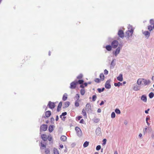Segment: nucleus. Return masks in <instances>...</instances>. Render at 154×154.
I'll use <instances>...</instances> for the list:
<instances>
[{"label":"nucleus","instance_id":"nucleus-1","mask_svg":"<svg viewBox=\"0 0 154 154\" xmlns=\"http://www.w3.org/2000/svg\"><path fill=\"white\" fill-rule=\"evenodd\" d=\"M150 81L149 80H146L144 79H139L137 81V83L138 85H142L146 86L149 85Z\"/></svg>","mask_w":154,"mask_h":154},{"label":"nucleus","instance_id":"nucleus-2","mask_svg":"<svg viewBox=\"0 0 154 154\" xmlns=\"http://www.w3.org/2000/svg\"><path fill=\"white\" fill-rule=\"evenodd\" d=\"M150 23L151 25L148 26V29L149 31H151L153 29H154V20L153 19H151L150 20Z\"/></svg>","mask_w":154,"mask_h":154},{"label":"nucleus","instance_id":"nucleus-3","mask_svg":"<svg viewBox=\"0 0 154 154\" xmlns=\"http://www.w3.org/2000/svg\"><path fill=\"white\" fill-rule=\"evenodd\" d=\"M77 85V80L73 82L70 84V88L71 89H75L76 88Z\"/></svg>","mask_w":154,"mask_h":154},{"label":"nucleus","instance_id":"nucleus-4","mask_svg":"<svg viewBox=\"0 0 154 154\" xmlns=\"http://www.w3.org/2000/svg\"><path fill=\"white\" fill-rule=\"evenodd\" d=\"M75 130L78 136L80 137L82 135V131L78 127L75 128Z\"/></svg>","mask_w":154,"mask_h":154},{"label":"nucleus","instance_id":"nucleus-5","mask_svg":"<svg viewBox=\"0 0 154 154\" xmlns=\"http://www.w3.org/2000/svg\"><path fill=\"white\" fill-rule=\"evenodd\" d=\"M119 45L118 42L116 40L113 41L111 45L113 48H116Z\"/></svg>","mask_w":154,"mask_h":154},{"label":"nucleus","instance_id":"nucleus-6","mask_svg":"<svg viewBox=\"0 0 154 154\" xmlns=\"http://www.w3.org/2000/svg\"><path fill=\"white\" fill-rule=\"evenodd\" d=\"M118 34L119 36L122 38H123L124 37V32L122 30H120L119 31Z\"/></svg>","mask_w":154,"mask_h":154},{"label":"nucleus","instance_id":"nucleus-7","mask_svg":"<svg viewBox=\"0 0 154 154\" xmlns=\"http://www.w3.org/2000/svg\"><path fill=\"white\" fill-rule=\"evenodd\" d=\"M47 129V126L45 124L42 125L40 127V130L42 131H46Z\"/></svg>","mask_w":154,"mask_h":154},{"label":"nucleus","instance_id":"nucleus-8","mask_svg":"<svg viewBox=\"0 0 154 154\" xmlns=\"http://www.w3.org/2000/svg\"><path fill=\"white\" fill-rule=\"evenodd\" d=\"M110 81L109 80H107L105 84V87L107 89H109L111 88V85L110 84Z\"/></svg>","mask_w":154,"mask_h":154},{"label":"nucleus","instance_id":"nucleus-9","mask_svg":"<svg viewBox=\"0 0 154 154\" xmlns=\"http://www.w3.org/2000/svg\"><path fill=\"white\" fill-rule=\"evenodd\" d=\"M48 106L51 109L54 108L55 107V105L54 103L51 101L49 102L48 104Z\"/></svg>","mask_w":154,"mask_h":154},{"label":"nucleus","instance_id":"nucleus-10","mask_svg":"<svg viewBox=\"0 0 154 154\" xmlns=\"http://www.w3.org/2000/svg\"><path fill=\"white\" fill-rule=\"evenodd\" d=\"M42 139L44 141H45L47 140L48 137L47 135L45 134H42L41 135Z\"/></svg>","mask_w":154,"mask_h":154},{"label":"nucleus","instance_id":"nucleus-11","mask_svg":"<svg viewBox=\"0 0 154 154\" xmlns=\"http://www.w3.org/2000/svg\"><path fill=\"white\" fill-rule=\"evenodd\" d=\"M91 106L90 103H88L86 104L85 107L86 110L88 111L91 109Z\"/></svg>","mask_w":154,"mask_h":154},{"label":"nucleus","instance_id":"nucleus-12","mask_svg":"<svg viewBox=\"0 0 154 154\" xmlns=\"http://www.w3.org/2000/svg\"><path fill=\"white\" fill-rule=\"evenodd\" d=\"M143 34L147 38H148L150 35V33L148 31H145L143 32Z\"/></svg>","mask_w":154,"mask_h":154},{"label":"nucleus","instance_id":"nucleus-13","mask_svg":"<svg viewBox=\"0 0 154 154\" xmlns=\"http://www.w3.org/2000/svg\"><path fill=\"white\" fill-rule=\"evenodd\" d=\"M51 115V112L50 111H48L45 112V116L46 117L48 118Z\"/></svg>","mask_w":154,"mask_h":154},{"label":"nucleus","instance_id":"nucleus-14","mask_svg":"<svg viewBox=\"0 0 154 154\" xmlns=\"http://www.w3.org/2000/svg\"><path fill=\"white\" fill-rule=\"evenodd\" d=\"M117 79L120 81H122L123 80V76L122 74H120L119 76L117 77Z\"/></svg>","mask_w":154,"mask_h":154},{"label":"nucleus","instance_id":"nucleus-15","mask_svg":"<svg viewBox=\"0 0 154 154\" xmlns=\"http://www.w3.org/2000/svg\"><path fill=\"white\" fill-rule=\"evenodd\" d=\"M62 106V103L61 102H60L59 103L57 108V110L58 112H59Z\"/></svg>","mask_w":154,"mask_h":154},{"label":"nucleus","instance_id":"nucleus-16","mask_svg":"<svg viewBox=\"0 0 154 154\" xmlns=\"http://www.w3.org/2000/svg\"><path fill=\"white\" fill-rule=\"evenodd\" d=\"M46 148V145L43 144L42 141L40 143V148L41 149H44Z\"/></svg>","mask_w":154,"mask_h":154},{"label":"nucleus","instance_id":"nucleus-17","mask_svg":"<svg viewBox=\"0 0 154 154\" xmlns=\"http://www.w3.org/2000/svg\"><path fill=\"white\" fill-rule=\"evenodd\" d=\"M67 98V95L65 93L64 94L62 97V100L63 101L66 100Z\"/></svg>","mask_w":154,"mask_h":154},{"label":"nucleus","instance_id":"nucleus-18","mask_svg":"<svg viewBox=\"0 0 154 154\" xmlns=\"http://www.w3.org/2000/svg\"><path fill=\"white\" fill-rule=\"evenodd\" d=\"M120 50V48L119 47H118L117 48L115 53V54L116 56L119 54Z\"/></svg>","mask_w":154,"mask_h":154},{"label":"nucleus","instance_id":"nucleus-19","mask_svg":"<svg viewBox=\"0 0 154 154\" xmlns=\"http://www.w3.org/2000/svg\"><path fill=\"white\" fill-rule=\"evenodd\" d=\"M105 48L108 51H110L112 49V46L110 45H106Z\"/></svg>","mask_w":154,"mask_h":154},{"label":"nucleus","instance_id":"nucleus-20","mask_svg":"<svg viewBox=\"0 0 154 154\" xmlns=\"http://www.w3.org/2000/svg\"><path fill=\"white\" fill-rule=\"evenodd\" d=\"M82 114L83 115L85 116L86 118H87V114L85 109H82Z\"/></svg>","mask_w":154,"mask_h":154},{"label":"nucleus","instance_id":"nucleus-21","mask_svg":"<svg viewBox=\"0 0 154 154\" xmlns=\"http://www.w3.org/2000/svg\"><path fill=\"white\" fill-rule=\"evenodd\" d=\"M141 99L143 101L145 102H146L147 100L146 97L144 95H143L142 96Z\"/></svg>","mask_w":154,"mask_h":154},{"label":"nucleus","instance_id":"nucleus-22","mask_svg":"<svg viewBox=\"0 0 154 154\" xmlns=\"http://www.w3.org/2000/svg\"><path fill=\"white\" fill-rule=\"evenodd\" d=\"M100 80L101 81H103L104 79V76L103 73L100 74Z\"/></svg>","mask_w":154,"mask_h":154},{"label":"nucleus","instance_id":"nucleus-23","mask_svg":"<svg viewBox=\"0 0 154 154\" xmlns=\"http://www.w3.org/2000/svg\"><path fill=\"white\" fill-rule=\"evenodd\" d=\"M61 140L63 141H65L66 140V137L64 136H62L60 137Z\"/></svg>","mask_w":154,"mask_h":154},{"label":"nucleus","instance_id":"nucleus-24","mask_svg":"<svg viewBox=\"0 0 154 154\" xmlns=\"http://www.w3.org/2000/svg\"><path fill=\"white\" fill-rule=\"evenodd\" d=\"M133 89L134 91H137L140 90V87L136 85L134 87Z\"/></svg>","mask_w":154,"mask_h":154},{"label":"nucleus","instance_id":"nucleus-25","mask_svg":"<svg viewBox=\"0 0 154 154\" xmlns=\"http://www.w3.org/2000/svg\"><path fill=\"white\" fill-rule=\"evenodd\" d=\"M70 103L69 101H66L64 103V105L65 107H67L69 106Z\"/></svg>","mask_w":154,"mask_h":154},{"label":"nucleus","instance_id":"nucleus-26","mask_svg":"<svg viewBox=\"0 0 154 154\" xmlns=\"http://www.w3.org/2000/svg\"><path fill=\"white\" fill-rule=\"evenodd\" d=\"M53 152L54 154H59L58 150L55 148H54Z\"/></svg>","mask_w":154,"mask_h":154},{"label":"nucleus","instance_id":"nucleus-27","mask_svg":"<svg viewBox=\"0 0 154 154\" xmlns=\"http://www.w3.org/2000/svg\"><path fill=\"white\" fill-rule=\"evenodd\" d=\"M53 126L52 125H50L49 126L48 130L49 132H51L53 131Z\"/></svg>","mask_w":154,"mask_h":154},{"label":"nucleus","instance_id":"nucleus-28","mask_svg":"<svg viewBox=\"0 0 154 154\" xmlns=\"http://www.w3.org/2000/svg\"><path fill=\"white\" fill-rule=\"evenodd\" d=\"M80 101L79 100H76L75 101V106L77 107L79 106V102Z\"/></svg>","mask_w":154,"mask_h":154},{"label":"nucleus","instance_id":"nucleus-29","mask_svg":"<svg viewBox=\"0 0 154 154\" xmlns=\"http://www.w3.org/2000/svg\"><path fill=\"white\" fill-rule=\"evenodd\" d=\"M80 98L79 95L78 94H77L75 96V98L76 100L80 101L79 100Z\"/></svg>","mask_w":154,"mask_h":154},{"label":"nucleus","instance_id":"nucleus-30","mask_svg":"<svg viewBox=\"0 0 154 154\" xmlns=\"http://www.w3.org/2000/svg\"><path fill=\"white\" fill-rule=\"evenodd\" d=\"M89 145V142L85 141L83 144V146L84 147H86L88 146Z\"/></svg>","mask_w":154,"mask_h":154},{"label":"nucleus","instance_id":"nucleus-31","mask_svg":"<svg viewBox=\"0 0 154 154\" xmlns=\"http://www.w3.org/2000/svg\"><path fill=\"white\" fill-rule=\"evenodd\" d=\"M85 93V91L84 89H82L81 90L80 93L82 95H84Z\"/></svg>","mask_w":154,"mask_h":154},{"label":"nucleus","instance_id":"nucleus-32","mask_svg":"<svg viewBox=\"0 0 154 154\" xmlns=\"http://www.w3.org/2000/svg\"><path fill=\"white\" fill-rule=\"evenodd\" d=\"M131 36L130 35L129 31H127L126 32V35L125 37H127L128 38L130 36Z\"/></svg>","mask_w":154,"mask_h":154},{"label":"nucleus","instance_id":"nucleus-33","mask_svg":"<svg viewBox=\"0 0 154 154\" xmlns=\"http://www.w3.org/2000/svg\"><path fill=\"white\" fill-rule=\"evenodd\" d=\"M45 154H49L50 153V150L48 148L45 149Z\"/></svg>","mask_w":154,"mask_h":154},{"label":"nucleus","instance_id":"nucleus-34","mask_svg":"<svg viewBox=\"0 0 154 154\" xmlns=\"http://www.w3.org/2000/svg\"><path fill=\"white\" fill-rule=\"evenodd\" d=\"M84 82V81L82 80H79L78 81H77V84H82Z\"/></svg>","mask_w":154,"mask_h":154},{"label":"nucleus","instance_id":"nucleus-35","mask_svg":"<svg viewBox=\"0 0 154 154\" xmlns=\"http://www.w3.org/2000/svg\"><path fill=\"white\" fill-rule=\"evenodd\" d=\"M83 77V75L82 74H80L77 77V79L80 80Z\"/></svg>","mask_w":154,"mask_h":154},{"label":"nucleus","instance_id":"nucleus-36","mask_svg":"<svg viewBox=\"0 0 154 154\" xmlns=\"http://www.w3.org/2000/svg\"><path fill=\"white\" fill-rule=\"evenodd\" d=\"M154 94L152 92H151L149 94V97L150 98H152L154 97Z\"/></svg>","mask_w":154,"mask_h":154},{"label":"nucleus","instance_id":"nucleus-37","mask_svg":"<svg viewBox=\"0 0 154 154\" xmlns=\"http://www.w3.org/2000/svg\"><path fill=\"white\" fill-rule=\"evenodd\" d=\"M101 81V80H100V79H99L98 78H96L94 79V81L95 82H96L97 83H98L100 82Z\"/></svg>","mask_w":154,"mask_h":154},{"label":"nucleus","instance_id":"nucleus-38","mask_svg":"<svg viewBox=\"0 0 154 154\" xmlns=\"http://www.w3.org/2000/svg\"><path fill=\"white\" fill-rule=\"evenodd\" d=\"M104 89V88H103L102 89L98 88L97 89V90L99 93H101V92L103 91Z\"/></svg>","mask_w":154,"mask_h":154},{"label":"nucleus","instance_id":"nucleus-39","mask_svg":"<svg viewBox=\"0 0 154 154\" xmlns=\"http://www.w3.org/2000/svg\"><path fill=\"white\" fill-rule=\"evenodd\" d=\"M48 139L49 141H51L52 140V137L51 135H48Z\"/></svg>","mask_w":154,"mask_h":154},{"label":"nucleus","instance_id":"nucleus-40","mask_svg":"<svg viewBox=\"0 0 154 154\" xmlns=\"http://www.w3.org/2000/svg\"><path fill=\"white\" fill-rule=\"evenodd\" d=\"M122 84L120 82H118V83H115L114 84V85L115 86H119Z\"/></svg>","mask_w":154,"mask_h":154},{"label":"nucleus","instance_id":"nucleus-41","mask_svg":"<svg viewBox=\"0 0 154 154\" xmlns=\"http://www.w3.org/2000/svg\"><path fill=\"white\" fill-rule=\"evenodd\" d=\"M128 31H129V32L130 33V35L131 36L134 32V29L132 28L130 30H128Z\"/></svg>","mask_w":154,"mask_h":154},{"label":"nucleus","instance_id":"nucleus-42","mask_svg":"<svg viewBox=\"0 0 154 154\" xmlns=\"http://www.w3.org/2000/svg\"><path fill=\"white\" fill-rule=\"evenodd\" d=\"M115 113L114 112H112L111 115V117L112 118H114L115 117Z\"/></svg>","mask_w":154,"mask_h":154},{"label":"nucleus","instance_id":"nucleus-43","mask_svg":"<svg viewBox=\"0 0 154 154\" xmlns=\"http://www.w3.org/2000/svg\"><path fill=\"white\" fill-rule=\"evenodd\" d=\"M115 112L117 114H120V110L118 109H115Z\"/></svg>","mask_w":154,"mask_h":154},{"label":"nucleus","instance_id":"nucleus-44","mask_svg":"<svg viewBox=\"0 0 154 154\" xmlns=\"http://www.w3.org/2000/svg\"><path fill=\"white\" fill-rule=\"evenodd\" d=\"M97 98V96L96 95H93L92 97V100L93 101H94L96 100Z\"/></svg>","mask_w":154,"mask_h":154},{"label":"nucleus","instance_id":"nucleus-45","mask_svg":"<svg viewBox=\"0 0 154 154\" xmlns=\"http://www.w3.org/2000/svg\"><path fill=\"white\" fill-rule=\"evenodd\" d=\"M67 114V113L66 112H65L62 113V115L60 116V117L62 118V117L63 116H65Z\"/></svg>","mask_w":154,"mask_h":154},{"label":"nucleus","instance_id":"nucleus-46","mask_svg":"<svg viewBox=\"0 0 154 154\" xmlns=\"http://www.w3.org/2000/svg\"><path fill=\"white\" fill-rule=\"evenodd\" d=\"M101 148V146L100 145H98L97 146L96 148V149L97 150H99Z\"/></svg>","mask_w":154,"mask_h":154},{"label":"nucleus","instance_id":"nucleus-47","mask_svg":"<svg viewBox=\"0 0 154 154\" xmlns=\"http://www.w3.org/2000/svg\"><path fill=\"white\" fill-rule=\"evenodd\" d=\"M149 119V118L147 117L146 118V122L148 125H149V124L148 122V120Z\"/></svg>","mask_w":154,"mask_h":154},{"label":"nucleus","instance_id":"nucleus-48","mask_svg":"<svg viewBox=\"0 0 154 154\" xmlns=\"http://www.w3.org/2000/svg\"><path fill=\"white\" fill-rule=\"evenodd\" d=\"M106 140L105 139H103V144L105 145L106 144Z\"/></svg>","mask_w":154,"mask_h":154},{"label":"nucleus","instance_id":"nucleus-49","mask_svg":"<svg viewBox=\"0 0 154 154\" xmlns=\"http://www.w3.org/2000/svg\"><path fill=\"white\" fill-rule=\"evenodd\" d=\"M108 73V72L106 69H105L104 70V74L105 75H107Z\"/></svg>","mask_w":154,"mask_h":154},{"label":"nucleus","instance_id":"nucleus-50","mask_svg":"<svg viewBox=\"0 0 154 154\" xmlns=\"http://www.w3.org/2000/svg\"><path fill=\"white\" fill-rule=\"evenodd\" d=\"M82 118L81 116H78L76 118V119L78 120H79L81 119Z\"/></svg>","mask_w":154,"mask_h":154},{"label":"nucleus","instance_id":"nucleus-51","mask_svg":"<svg viewBox=\"0 0 154 154\" xmlns=\"http://www.w3.org/2000/svg\"><path fill=\"white\" fill-rule=\"evenodd\" d=\"M84 120L83 119H82L81 120L80 122V123L83 124V123H84Z\"/></svg>","mask_w":154,"mask_h":154},{"label":"nucleus","instance_id":"nucleus-52","mask_svg":"<svg viewBox=\"0 0 154 154\" xmlns=\"http://www.w3.org/2000/svg\"><path fill=\"white\" fill-rule=\"evenodd\" d=\"M114 60H112L111 62V66L112 65V66H113L114 65Z\"/></svg>","mask_w":154,"mask_h":154},{"label":"nucleus","instance_id":"nucleus-53","mask_svg":"<svg viewBox=\"0 0 154 154\" xmlns=\"http://www.w3.org/2000/svg\"><path fill=\"white\" fill-rule=\"evenodd\" d=\"M63 116V117H62V118H61L64 121L65 120V119L66 118V117L64 116Z\"/></svg>","mask_w":154,"mask_h":154},{"label":"nucleus","instance_id":"nucleus-54","mask_svg":"<svg viewBox=\"0 0 154 154\" xmlns=\"http://www.w3.org/2000/svg\"><path fill=\"white\" fill-rule=\"evenodd\" d=\"M149 110V109H147V110H145V113H148V112Z\"/></svg>","mask_w":154,"mask_h":154},{"label":"nucleus","instance_id":"nucleus-55","mask_svg":"<svg viewBox=\"0 0 154 154\" xmlns=\"http://www.w3.org/2000/svg\"><path fill=\"white\" fill-rule=\"evenodd\" d=\"M104 102L103 101H102L101 102V103H100V105H102L103 104H104Z\"/></svg>","mask_w":154,"mask_h":154},{"label":"nucleus","instance_id":"nucleus-56","mask_svg":"<svg viewBox=\"0 0 154 154\" xmlns=\"http://www.w3.org/2000/svg\"><path fill=\"white\" fill-rule=\"evenodd\" d=\"M101 112V110L100 109H98L97 110V112L99 113L100 112Z\"/></svg>","mask_w":154,"mask_h":154},{"label":"nucleus","instance_id":"nucleus-57","mask_svg":"<svg viewBox=\"0 0 154 154\" xmlns=\"http://www.w3.org/2000/svg\"><path fill=\"white\" fill-rule=\"evenodd\" d=\"M80 87L81 88H84L85 86L84 85H80Z\"/></svg>","mask_w":154,"mask_h":154},{"label":"nucleus","instance_id":"nucleus-58","mask_svg":"<svg viewBox=\"0 0 154 154\" xmlns=\"http://www.w3.org/2000/svg\"><path fill=\"white\" fill-rule=\"evenodd\" d=\"M146 130H147L146 128H145V129H144L143 132L144 133H146Z\"/></svg>","mask_w":154,"mask_h":154},{"label":"nucleus","instance_id":"nucleus-59","mask_svg":"<svg viewBox=\"0 0 154 154\" xmlns=\"http://www.w3.org/2000/svg\"><path fill=\"white\" fill-rule=\"evenodd\" d=\"M83 85L85 87H86L87 86L88 84L87 83H85Z\"/></svg>","mask_w":154,"mask_h":154},{"label":"nucleus","instance_id":"nucleus-60","mask_svg":"<svg viewBox=\"0 0 154 154\" xmlns=\"http://www.w3.org/2000/svg\"><path fill=\"white\" fill-rule=\"evenodd\" d=\"M59 146H60V147L61 148H63V145L62 144L60 145Z\"/></svg>","mask_w":154,"mask_h":154},{"label":"nucleus","instance_id":"nucleus-61","mask_svg":"<svg viewBox=\"0 0 154 154\" xmlns=\"http://www.w3.org/2000/svg\"><path fill=\"white\" fill-rule=\"evenodd\" d=\"M58 116H56V121H57V120H58Z\"/></svg>","mask_w":154,"mask_h":154},{"label":"nucleus","instance_id":"nucleus-62","mask_svg":"<svg viewBox=\"0 0 154 154\" xmlns=\"http://www.w3.org/2000/svg\"><path fill=\"white\" fill-rule=\"evenodd\" d=\"M139 137H141L142 136V134L141 133L139 135Z\"/></svg>","mask_w":154,"mask_h":154},{"label":"nucleus","instance_id":"nucleus-63","mask_svg":"<svg viewBox=\"0 0 154 154\" xmlns=\"http://www.w3.org/2000/svg\"><path fill=\"white\" fill-rule=\"evenodd\" d=\"M51 51H49V56H50V55H51Z\"/></svg>","mask_w":154,"mask_h":154},{"label":"nucleus","instance_id":"nucleus-64","mask_svg":"<svg viewBox=\"0 0 154 154\" xmlns=\"http://www.w3.org/2000/svg\"><path fill=\"white\" fill-rule=\"evenodd\" d=\"M114 154H118V153L117 151L115 152Z\"/></svg>","mask_w":154,"mask_h":154}]
</instances>
